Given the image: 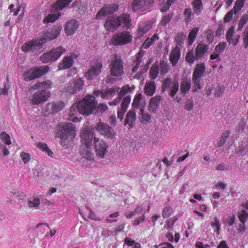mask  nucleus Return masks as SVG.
Here are the masks:
<instances>
[{"label": "nucleus", "mask_w": 248, "mask_h": 248, "mask_svg": "<svg viewBox=\"0 0 248 248\" xmlns=\"http://www.w3.org/2000/svg\"><path fill=\"white\" fill-rule=\"evenodd\" d=\"M94 135L93 130L86 126H83L81 130V145L79 151L81 157L86 160H94V156L92 150V141Z\"/></svg>", "instance_id": "f257e3e1"}, {"label": "nucleus", "mask_w": 248, "mask_h": 248, "mask_svg": "<svg viewBox=\"0 0 248 248\" xmlns=\"http://www.w3.org/2000/svg\"><path fill=\"white\" fill-rule=\"evenodd\" d=\"M52 85V82L49 79L35 84L32 88L37 91L32 95L31 102L34 105H39L47 100L50 96V90Z\"/></svg>", "instance_id": "f03ea898"}, {"label": "nucleus", "mask_w": 248, "mask_h": 248, "mask_svg": "<svg viewBox=\"0 0 248 248\" xmlns=\"http://www.w3.org/2000/svg\"><path fill=\"white\" fill-rule=\"evenodd\" d=\"M97 103L93 95L86 96L78 103L74 104L69 111V117H73L78 113L82 114L90 115L96 107Z\"/></svg>", "instance_id": "7ed1b4c3"}, {"label": "nucleus", "mask_w": 248, "mask_h": 248, "mask_svg": "<svg viewBox=\"0 0 248 248\" xmlns=\"http://www.w3.org/2000/svg\"><path fill=\"white\" fill-rule=\"evenodd\" d=\"M58 130L61 145L67 148L77 136L75 125L71 123H60L58 125Z\"/></svg>", "instance_id": "20e7f679"}, {"label": "nucleus", "mask_w": 248, "mask_h": 248, "mask_svg": "<svg viewBox=\"0 0 248 248\" xmlns=\"http://www.w3.org/2000/svg\"><path fill=\"white\" fill-rule=\"evenodd\" d=\"M109 66L110 74L106 81L107 83H112L120 79L124 73V61L120 56L115 54L111 58Z\"/></svg>", "instance_id": "39448f33"}, {"label": "nucleus", "mask_w": 248, "mask_h": 248, "mask_svg": "<svg viewBox=\"0 0 248 248\" xmlns=\"http://www.w3.org/2000/svg\"><path fill=\"white\" fill-rule=\"evenodd\" d=\"M123 25L126 28L131 26V21L129 15L123 14L118 17L112 16L108 18L105 21L104 27L107 31L113 32Z\"/></svg>", "instance_id": "423d86ee"}, {"label": "nucleus", "mask_w": 248, "mask_h": 248, "mask_svg": "<svg viewBox=\"0 0 248 248\" xmlns=\"http://www.w3.org/2000/svg\"><path fill=\"white\" fill-rule=\"evenodd\" d=\"M66 48L59 46L50 51L44 53L40 57V61L43 63L57 61L66 51Z\"/></svg>", "instance_id": "0eeeda50"}, {"label": "nucleus", "mask_w": 248, "mask_h": 248, "mask_svg": "<svg viewBox=\"0 0 248 248\" xmlns=\"http://www.w3.org/2000/svg\"><path fill=\"white\" fill-rule=\"evenodd\" d=\"M205 70V66L203 63L196 65L192 75V81L193 85V92H196L201 89V81Z\"/></svg>", "instance_id": "6e6552de"}, {"label": "nucleus", "mask_w": 248, "mask_h": 248, "mask_svg": "<svg viewBox=\"0 0 248 248\" xmlns=\"http://www.w3.org/2000/svg\"><path fill=\"white\" fill-rule=\"evenodd\" d=\"M49 67L48 66H40L37 68L30 69L26 71L23 75V78L26 81H30L42 76L48 72Z\"/></svg>", "instance_id": "1a4fd4ad"}, {"label": "nucleus", "mask_w": 248, "mask_h": 248, "mask_svg": "<svg viewBox=\"0 0 248 248\" xmlns=\"http://www.w3.org/2000/svg\"><path fill=\"white\" fill-rule=\"evenodd\" d=\"M94 149L98 159L105 157L108 151V145L104 140L93 137Z\"/></svg>", "instance_id": "9d476101"}, {"label": "nucleus", "mask_w": 248, "mask_h": 248, "mask_svg": "<svg viewBox=\"0 0 248 248\" xmlns=\"http://www.w3.org/2000/svg\"><path fill=\"white\" fill-rule=\"evenodd\" d=\"M132 40V36L130 32L124 31L113 35L111 42L114 46H122L131 43Z\"/></svg>", "instance_id": "9b49d317"}, {"label": "nucleus", "mask_w": 248, "mask_h": 248, "mask_svg": "<svg viewBox=\"0 0 248 248\" xmlns=\"http://www.w3.org/2000/svg\"><path fill=\"white\" fill-rule=\"evenodd\" d=\"M179 82L178 81L172 82L171 78H166L163 81L161 86V92L165 93L169 91V94L171 97H173L179 90Z\"/></svg>", "instance_id": "f8f14e48"}, {"label": "nucleus", "mask_w": 248, "mask_h": 248, "mask_svg": "<svg viewBox=\"0 0 248 248\" xmlns=\"http://www.w3.org/2000/svg\"><path fill=\"white\" fill-rule=\"evenodd\" d=\"M84 84V81L79 78H74L70 80L64 90L66 93L75 94L81 90Z\"/></svg>", "instance_id": "ddd939ff"}, {"label": "nucleus", "mask_w": 248, "mask_h": 248, "mask_svg": "<svg viewBox=\"0 0 248 248\" xmlns=\"http://www.w3.org/2000/svg\"><path fill=\"white\" fill-rule=\"evenodd\" d=\"M154 0H134L132 6L134 12L149 10L152 7Z\"/></svg>", "instance_id": "4468645a"}, {"label": "nucleus", "mask_w": 248, "mask_h": 248, "mask_svg": "<svg viewBox=\"0 0 248 248\" xmlns=\"http://www.w3.org/2000/svg\"><path fill=\"white\" fill-rule=\"evenodd\" d=\"M46 43L45 38L38 39L35 40H32L27 43L24 44L21 49L24 52L34 51L42 46Z\"/></svg>", "instance_id": "2eb2a0df"}, {"label": "nucleus", "mask_w": 248, "mask_h": 248, "mask_svg": "<svg viewBox=\"0 0 248 248\" xmlns=\"http://www.w3.org/2000/svg\"><path fill=\"white\" fill-rule=\"evenodd\" d=\"M94 128L100 134L108 138L113 139L114 136L113 129L106 123H98Z\"/></svg>", "instance_id": "dca6fc26"}, {"label": "nucleus", "mask_w": 248, "mask_h": 248, "mask_svg": "<svg viewBox=\"0 0 248 248\" xmlns=\"http://www.w3.org/2000/svg\"><path fill=\"white\" fill-rule=\"evenodd\" d=\"M102 64L101 61L97 60V62L92 64L89 70L85 73V76L87 79H93L96 77L101 72Z\"/></svg>", "instance_id": "f3484780"}, {"label": "nucleus", "mask_w": 248, "mask_h": 248, "mask_svg": "<svg viewBox=\"0 0 248 248\" xmlns=\"http://www.w3.org/2000/svg\"><path fill=\"white\" fill-rule=\"evenodd\" d=\"M162 98L160 95H156L152 97L149 102L148 110L152 113H156L159 110L160 105L162 102Z\"/></svg>", "instance_id": "a211bd4d"}, {"label": "nucleus", "mask_w": 248, "mask_h": 248, "mask_svg": "<svg viewBox=\"0 0 248 248\" xmlns=\"http://www.w3.org/2000/svg\"><path fill=\"white\" fill-rule=\"evenodd\" d=\"M62 30L61 26H55L48 30L39 39L45 38L46 41H50L56 39L60 35Z\"/></svg>", "instance_id": "6ab92c4d"}, {"label": "nucleus", "mask_w": 248, "mask_h": 248, "mask_svg": "<svg viewBox=\"0 0 248 248\" xmlns=\"http://www.w3.org/2000/svg\"><path fill=\"white\" fill-rule=\"evenodd\" d=\"M118 6L116 5H106L100 9L96 16L97 19H102L108 14L113 13L118 10Z\"/></svg>", "instance_id": "aec40b11"}, {"label": "nucleus", "mask_w": 248, "mask_h": 248, "mask_svg": "<svg viewBox=\"0 0 248 248\" xmlns=\"http://www.w3.org/2000/svg\"><path fill=\"white\" fill-rule=\"evenodd\" d=\"M78 27L79 24L77 20H70L66 23L64 27L65 32L68 36L72 35L76 32Z\"/></svg>", "instance_id": "412c9836"}, {"label": "nucleus", "mask_w": 248, "mask_h": 248, "mask_svg": "<svg viewBox=\"0 0 248 248\" xmlns=\"http://www.w3.org/2000/svg\"><path fill=\"white\" fill-rule=\"evenodd\" d=\"M119 90V87L117 86H115L110 89L106 90L103 92L98 90L95 91L93 92V94L95 96L101 95V96L102 98L107 99L113 96L116 93H117Z\"/></svg>", "instance_id": "4be33fe9"}, {"label": "nucleus", "mask_w": 248, "mask_h": 248, "mask_svg": "<svg viewBox=\"0 0 248 248\" xmlns=\"http://www.w3.org/2000/svg\"><path fill=\"white\" fill-rule=\"evenodd\" d=\"M73 57L72 55L65 56L62 62L59 64V70H64L71 67L73 64Z\"/></svg>", "instance_id": "5701e85b"}, {"label": "nucleus", "mask_w": 248, "mask_h": 248, "mask_svg": "<svg viewBox=\"0 0 248 248\" xmlns=\"http://www.w3.org/2000/svg\"><path fill=\"white\" fill-rule=\"evenodd\" d=\"M145 106V99L143 94L141 93H139L136 94L132 104V107L135 108Z\"/></svg>", "instance_id": "b1692460"}, {"label": "nucleus", "mask_w": 248, "mask_h": 248, "mask_svg": "<svg viewBox=\"0 0 248 248\" xmlns=\"http://www.w3.org/2000/svg\"><path fill=\"white\" fill-rule=\"evenodd\" d=\"M156 88L154 81H147L144 86V93L147 96H152L155 93Z\"/></svg>", "instance_id": "393cba45"}, {"label": "nucleus", "mask_w": 248, "mask_h": 248, "mask_svg": "<svg viewBox=\"0 0 248 248\" xmlns=\"http://www.w3.org/2000/svg\"><path fill=\"white\" fill-rule=\"evenodd\" d=\"M234 27L232 26L231 27L229 30H228L227 33H226V39L227 41L230 43L232 44L233 46H235L238 42L239 38V36H235L233 38V33H234Z\"/></svg>", "instance_id": "a878e982"}, {"label": "nucleus", "mask_w": 248, "mask_h": 248, "mask_svg": "<svg viewBox=\"0 0 248 248\" xmlns=\"http://www.w3.org/2000/svg\"><path fill=\"white\" fill-rule=\"evenodd\" d=\"M180 57V50L178 46L174 47L170 54V61L172 65L175 66Z\"/></svg>", "instance_id": "bb28decb"}, {"label": "nucleus", "mask_w": 248, "mask_h": 248, "mask_svg": "<svg viewBox=\"0 0 248 248\" xmlns=\"http://www.w3.org/2000/svg\"><path fill=\"white\" fill-rule=\"evenodd\" d=\"M208 46L204 44H199L195 48V58L196 59L203 57L207 50Z\"/></svg>", "instance_id": "cd10ccee"}, {"label": "nucleus", "mask_w": 248, "mask_h": 248, "mask_svg": "<svg viewBox=\"0 0 248 248\" xmlns=\"http://www.w3.org/2000/svg\"><path fill=\"white\" fill-rule=\"evenodd\" d=\"M136 120V111L134 109L130 110L126 114L124 124H128L129 129L132 128L134 126Z\"/></svg>", "instance_id": "c85d7f7f"}, {"label": "nucleus", "mask_w": 248, "mask_h": 248, "mask_svg": "<svg viewBox=\"0 0 248 248\" xmlns=\"http://www.w3.org/2000/svg\"><path fill=\"white\" fill-rule=\"evenodd\" d=\"M191 87V81L187 78H183L180 83V92L183 95H185Z\"/></svg>", "instance_id": "c756f323"}, {"label": "nucleus", "mask_w": 248, "mask_h": 248, "mask_svg": "<svg viewBox=\"0 0 248 248\" xmlns=\"http://www.w3.org/2000/svg\"><path fill=\"white\" fill-rule=\"evenodd\" d=\"M152 27L151 21H146L144 23L140 24L138 29V34L139 37H141L144 33H146Z\"/></svg>", "instance_id": "7c9ffc66"}, {"label": "nucleus", "mask_w": 248, "mask_h": 248, "mask_svg": "<svg viewBox=\"0 0 248 248\" xmlns=\"http://www.w3.org/2000/svg\"><path fill=\"white\" fill-rule=\"evenodd\" d=\"M72 0H58L53 6V8L57 11H61L64 7L68 6Z\"/></svg>", "instance_id": "2f4dec72"}, {"label": "nucleus", "mask_w": 248, "mask_h": 248, "mask_svg": "<svg viewBox=\"0 0 248 248\" xmlns=\"http://www.w3.org/2000/svg\"><path fill=\"white\" fill-rule=\"evenodd\" d=\"M192 5L194 13L196 15H199L203 9L202 0H194L192 2Z\"/></svg>", "instance_id": "473e14b6"}, {"label": "nucleus", "mask_w": 248, "mask_h": 248, "mask_svg": "<svg viewBox=\"0 0 248 248\" xmlns=\"http://www.w3.org/2000/svg\"><path fill=\"white\" fill-rule=\"evenodd\" d=\"M199 31V28L196 27L193 29L189 32L188 36V43L189 45H191L194 42L195 39L197 36V34Z\"/></svg>", "instance_id": "72a5a7b5"}, {"label": "nucleus", "mask_w": 248, "mask_h": 248, "mask_svg": "<svg viewBox=\"0 0 248 248\" xmlns=\"http://www.w3.org/2000/svg\"><path fill=\"white\" fill-rule=\"evenodd\" d=\"M64 107L63 102L62 101H57L54 102L51 106V110L53 112L56 113L62 110Z\"/></svg>", "instance_id": "f704fd0d"}, {"label": "nucleus", "mask_w": 248, "mask_h": 248, "mask_svg": "<svg viewBox=\"0 0 248 248\" xmlns=\"http://www.w3.org/2000/svg\"><path fill=\"white\" fill-rule=\"evenodd\" d=\"M40 204V199L38 198H33L28 201L27 205L29 208H37Z\"/></svg>", "instance_id": "c9c22d12"}, {"label": "nucleus", "mask_w": 248, "mask_h": 248, "mask_svg": "<svg viewBox=\"0 0 248 248\" xmlns=\"http://www.w3.org/2000/svg\"><path fill=\"white\" fill-rule=\"evenodd\" d=\"M159 68L157 65L154 64L150 70V77L152 79L156 78L159 73Z\"/></svg>", "instance_id": "e433bc0d"}, {"label": "nucleus", "mask_w": 248, "mask_h": 248, "mask_svg": "<svg viewBox=\"0 0 248 248\" xmlns=\"http://www.w3.org/2000/svg\"><path fill=\"white\" fill-rule=\"evenodd\" d=\"M158 39V37L157 35H154L151 39L148 38L146 39L144 43L142 44V47L144 48H148L155 40Z\"/></svg>", "instance_id": "4c0bfd02"}, {"label": "nucleus", "mask_w": 248, "mask_h": 248, "mask_svg": "<svg viewBox=\"0 0 248 248\" xmlns=\"http://www.w3.org/2000/svg\"><path fill=\"white\" fill-rule=\"evenodd\" d=\"M0 137L3 143L7 145L11 144L12 141L10 136L5 132L3 131L0 133Z\"/></svg>", "instance_id": "58836bf2"}, {"label": "nucleus", "mask_w": 248, "mask_h": 248, "mask_svg": "<svg viewBox=\"0 0 248 248\" xmlns=\"http://www.w3.org/2000/svg\"><path fill=\"white\" fill-rule=\"evenodd\" d=\"M245 0H236L233 7V12L235 14L240 11L244 4Z\"/></svg>", "instance_id": "ea45409f"}, {"label": "nucleus", "mask_w": 248, "mask_h": 248, "mask_svg": "<svg viewBox=\"0 0 248 248\" xmlns=\"http://www.w3.org/2000/svg\"><path fill=\"white\" fill-rule=\"evenodd\" d=\"M238 217L242 223H245L248 220V214L245 210H240L238 213Z\"/></svg>", "instance_id": "a19ab883"}, {"label": "nucleus", "mask_w": 248, "mask_h": 248, "mask_svg": "<svg viewBox=\"0 0 248 248\" xmlns=\"http://www.w3.org/2000/svg\"><path fill=\"white\" fill-rule=\"evenodd\" d=\"M60 16V14L59 13V16H57L56 14H49L43 20L44 23H48L49 22H53L55 21Z\"/></svg>", "instance_id": "79ce46f5"}, {"label": "nucleus", "mask_w": 248, "mask_h": 248, "mask_svg": "<svg viewBox=\"0 0 248 248\" xmlns=\"http://www.w3.org/2000/svg\"><path fill=\"white\" fill-rule=\"evenodd\" d=\"M130 96L129 95L126 96L123 98L122 100L120 108L124 109L125 110H127V108H128V106H129V104L130 103Z\"/></svg>", "instance_id": "37998d69"}, {"label": "nucleus", "mask_w": 248, "mask_h": 248, "mask_svg": "<svg viewBox=\"0 0 248 248\" xmlns=\"http://www.w3.org/2000/svg\"><path fill=\"white\" fill-rule=\"evenodd\" d=\"M235 216L233 213L230 214L225 219L224 223L229 226H232L234 223Z\"/></svg>", "instance_id": "c03bdc74"}, {"label": "nucleus", "mask_w": 248, "mask_h": 248, "mask_svg": "<svg viewBox=\"0 0 248 248\" xmlns=\"http://www.w3.org/2000/svg\"><path fill=\"white\" fill-rule=\"evenodd\" d=\"M248 20V15H244L240 18L238 26V29L241 30L244 25L247 23Z\"/></svg>", "instance_id": "a18cd8bd"}, {"label": "nucleus", "mask_w": 248, "mask_h": 248, "mask_svg": "<svg viewBox=\"0 0 248 248\" xmlns=\"http://www.w3.org/2000/svg\"><path fill=\"white\" fill-rule=\"evenodd\" d=\"M185 21L186 24H188L189 22L191 20V16L192 15V11L191 8H186L184 11Z\"/></svg>", "instance_id": "49530a36"}, {"label": "nucleus", "mask_w": 248, "mask_h": 248, "mask_svg": "<svg viewBox=\"0 0 248 248\" xmlns=\"http://www.w3.org/2000/svg\"><path fill=\"white\" fill-rule=\"evenodd\" d=\"M129 90V87L128 85H125L122 88L118 94L119 97L118 101H120L122 98L126 94V93L128 92Z\"/></svg>", "instance_id": "de8ad7c7"}, {"label": "nucleus", "mask_w": 248, "mask_h": 248, "mask_svg": "<svg viewBox=\"0 0 248 248\" xmlns=\"http://www.w3.org/2000/svg\"><path fill=\"white\" fill-rule=\"evenodd\" d=\"M211 227L214 229L215 232H216L219 234L220 226L219 225V220L217 217L215 218L214 221L211 223Z\"/></svg>", "instance_id": "09e8293b"}, {"label": "nucleus", "mask_w": 248, "mask_h": 248, "mask_svg": "<svg viewBox=\"0 0 248 248\" xmlns=\"http://www.w3.org/2000/svg\"><path fill=\"white\" fill-rule=\"evenodd\" d=\"M186 60L188 63H192L194 62L196 59L195 58V55H194L192 51L188 52L186 56Z\"/></svg>", "instance_id": "8fccbe9b"}, {"label": "nucleus", "mask_w": 248, "mask_h": 248, "mask_svg": "<svg viewBox=\"0 0 248 248\" xmlns=\"http://www.w3.org/2000/svg\"><path fill=\"white\" fill-rule=\"evenodd\" d=\"M226 47V44L225 43H219L215 48L214 51L220 54L222 52Z\"/></svg>", "instance_id": "3c124183"}, {"label": "nucleus", "mask_w": 248, "mask_h": 248, "mask_svg": "<svg viewBox=\"0 0 248 248\" xmlns=\"http://www.w3.org/2000/svg\"><path fill=\"white\" fill-rule=\"evenodd\" d=\"M172 213V208L171 207H165L162 213V217L167 218L170 216Z\"/></svg>", "instance_id": "603ef678"}, {"label": "nucleus", "mask_w": 248, "mask_h": 248, "mask_svg": "<svg viewBox=\"0 0 248 248\" xmlns=\"http://www.w3.org/2000/svg\"><path fill=\"white\" fill-rule=\"evenodd\" d=\"M175 1V0H167V2L163 4L161 8L162 12L167 11L170 8V5Z\"/></svg>", "instance_id": "864d4df0"}, {"label": "nucleus", "mask_w": 248, "mask_h": 248, "mask_svg": "<svg viewBox=\"0 0 248 248\" xmlns=\"http://www.w3.org/2000/svg\"><path fill=\"white\" fill-rule=\"evenodd\" d=\"M243 45L245 48L248 46V26L243 32Z\"/></svg>", "instance_id": "5fc2aeb1"}, {"label": "nucleus", "mask_w": 248, "mask_h": 248, "mask_svg": "<svg viewBox=\"0 0 248 248\" xmlns=\"http://www.w3.org/2000/svg\"><path fill=\"white\" fill-rule=\"evenodd\" d=\"M20 156L25 164H27L31 159L30 155L24 152L21 153Z\"/></svg>", "instance_id": "6e6d98bb"}, {"label": "nucleus", "mask_w": 248, "mask_h": 248, "mask_svg": "<svg viewBox=\"0 0 248 248\" xmlns=\"http://www.w3.org/2000/svg\"><path fill=\"white\" fill-rule=\"evenodd\" d=\"M141 62V58L140 56H138L135 62V65L132 68V73H134L138 69L140 65Z\"/></svg>", "instance_id": "4d7b16f0"}, {"label": "nucleus", "mask_w": 248, "mask_h": 248, "mask_svg": "<svg viewBox=\"0 0 248 248\" xmlns=\"http://www.w3.org/2000/svg\"><path fill=\"white\" fill-rule=\"evenodd\" d=\"M169 69L168 64L166 62H160V70L161 73L163 74H166Z\"/></svg>", "instance_id": "13d9d810"}, {"label": "nucleus", "mask_w": 248, "mask_h": 248, "mask_svg": "<svg viewBox=\"0 0 248 248\" xmlns=\"http://www.w3.org/2000/svg\"><path fill=\"white\" fill-rule=\"evenodd\" d=\"M133 212L135 216L140 214H141V215H145V213L142 206H138L136 207Z\"/></svg>", "instance_id": "bf43d9fd"}, {"label": "nucleus", "mask_w": 248, "mask_h": 248, "mask_svg": "<svg viewBox=\"0 0 248 248\" xmlns=\"http://www.w3.org/2000/svg\"><path fill=\"white\" fill-rule=\"evenodd\" d=\"M126 110L124 109L120 108L118 109L117 111V117L122 121L124 119V116L126 112Z\"/></svg>", "instance_id": "052dcab7"}, {"label": "nucleus", "mask_w": 248, "mask_h": 248, "mask_svg": "<svg viewBox=\"0 0 248 248\" xmlns=\"http://www.w3.org/2000/svg\"><path fill=\"white\" fill-rule=\"evenodd\" d=\"M10 89V85L8 83L6 84L4 88H0V94H7Z\"/></svg>", "instance_id": "680f3d73"}, {"label": "nucleus", "mask_w": 248, "mask_h": 248, "mask_svg": "<svg viewBox=\"0 0 248 248\" xmlns=\"http://www.w3.org/2000/svg\"><path fill=\"white\" fill-rule=\"evenodd\" d=\"M145 219L144 215H142L139 217L136 218L133 223L134 226L138 225L140 223L142 222Z\"/></svg>", "instance_id": "e2e57ef3"}, {"label": "nucleus", "mask_w": 248, "mask_h": 248, "mask_svg": "<svg viewBox=\"0 0 248 248\" xmlns=\"http://www.w3.org/2000/svg\"><path fill=\"white\" fill-rule=\"evenodd\" d=\"M37 147L41 150L42 151H45L48 148L47 145L46 143L42 142H40L37 144Z\"/></svg>", "instance_id": "0e129e2a"}, {"label": "nucleus", "mask_w": 248, "mask_h": 248, "mask_svg": "<svg viewBox=\"0 0 248 248\" xmlns=\"http://www.w3.org/2000/svg\"><path fill=\"white\" fill-rule=\"evenodd\" d=\"M171 18V17L170 15H167L164 16L161 20V24L164 25H166L170 21Z\"/></svg>", "instance_id": "69168bd1"}, {"label": "nucleus", "mask_w": 248, "mask_h": 248, "mask_svg": "<svg viewBox=\"0 0 248 248\" xmlns=\"http://www.w3.org/2000/svg\"><path fill=\"white\" fill-rule=\"evenodd\" d=\"M233 13L232 11L228 12L224 17V21L226 22H229L232 17Z\"/></svg>", "instance_id": "338daca9"}, {"label": "nucleus", "mask_w": 248, "mask_h": 248, "mask_svg": "<svg viewBox=\"0 0 248 248\" xmlns=\"http://www.w3.org/2000/svg\"><path fill=\"white\" fill-rule=\"evenodd\" d=\"M246 228V225L245 224V223H242L239 224L237 230L241 234H242L244 233Z\"/></svg>", "instance_id": "774afa93"}]
</instances>
